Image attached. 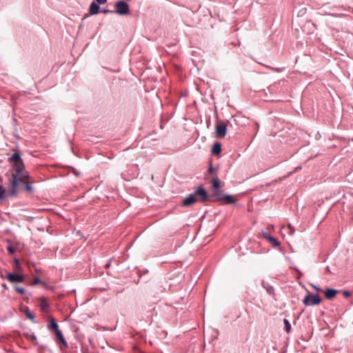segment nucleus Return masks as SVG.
<instances>
[{"mask_svg": "<svg viewBox=\"0 0 353 353\" xmlns=\"http://www.w3.org/2000/svg\"><path fill=\"white\" fill-rule=\"evenodd\" d=\"M212 187L213 190L214 201H221L225 204H234L236 200L231 195L224 193L220 190V181L218 178H214L212 181Z\"/></svg>", "mask_w": 353, "mask_h": 353, "instance_id": "obj_1", "label": "nucleus"}, {"mask_svg": "<svg viewBox=\"0 0 353 353\" xmlns=\"http://www.w3.org/2000/svg\"><path fill=\"white\" fill-rule=\"evenodd\" d=\"M208 199V194L205 188L199 187L196 191L190 194L183 201V206H190L196 202H205Z\"/></svg>", "mask_w": 353, "mask_h": 353, "instance_id": "obj_2", "label": "nucleus"}, {"mask_svg": "<svg viewBox=\"0 0 353 353\" xmlns=\"http://www.w3.org/2000/svg\"><path fill=\"white\" fill-rule=\"evenodd\" d=\"M15 166V174H12L11 177V184H12V190L10 192V194L12 196H14L17 194V188L18 186L19 181L26 180L28 177V175L23 174L22 170L23 168V161L21 163H18L17 164H14Z\"/></svg>", "mask_w": 353, "mask_h": 353, "instance_id": "obj_3", "label": "nucleus"}, {"mask_svg": "<svg viewBox=\"0 0 353 353\" xmlns=\"http://www.w3.org/2000/svg\"><path fill=\"white\" fill-rule=\"evenodd\" d=\"M115 10H114V13H117L119 15L125 16L130 13V6L129 4L123 0L118 1L114 4Z\"/></svg>", "mask_w": 353, "mask_h": 353, "instance_id": "obj_4", "label": "nucleus"}, {"mask_svg": "<svg viewBox=\"0 0 353 353\" xmlns=\"http://www.w3.org/2000/svg\"><path fill=\"white\" fill-rule=\"evenodd\" d=\"M303 302L305 305H315L321 302V299L318 294H313L305 296Z\"/></svg>", "mask_w": 353, "mask_h": 353, "instance_id": "obj_5", "label": "nucleus"}, {"mask_svg": "<svg viewBox=\"0 0 353 353\" xmlns=\"http://www.w3.org/2000/svg\"><path fill=\"white\" fill-rule=\"evenodd\" d=\"M227 131V125L223 121H219L215 128V132L216 133V136L219 138H223L226 134Z\"/></svg>", "mask_w": 353, "mask_h": 353, "instance_id": "obj_6", "label": "nucleus"}, {"mask_svg": "<svg viewBox=\"0 0 353 353\" xmlns=\"http://www.w3.org/2000/svg\"><path fill=\"white\" fill-rule=\"evenodd\" d=\"M6 279L12 283H22L24 281L23 276L17 273H8Z\"/></svg>", "mask_w": 353, "mask_h": 353, "instance_id": "obj_7", "label": "nucleus"}, {"mask_svg": "<svg viewBox=\"0 0 353 353\" xmlns=\"http://www.w3.org/2000/svg\"><path fill=\"white\" fill-rule=\"evenodd\" d=\"M261 234L263 238L268 240L274 248L280 246V242L274 237L270 236L267 232L263 230Z\"/></svg>", "mask_w": 353, "mask_h": 353, "instance_id": "obj_8", "label": "nucleus"}, {"mask_svg": "<svg viewBox=\"0 0 353 353\" xmlns=\"http://www.w3.org/2000/svg\"><path fill=\"white\" fill-rule=\"evenodd\" d=\"M100 12V5L93 1L89 6V13L90 15H96Z\"/></svg>", "mask_w": 353, "mask_h": 353, "instance_id": "obj_9", "label": "nucleus"}, {"mask_svg": "<svg viewBox=\"0 0 353 353\" xmlns=\"http://www.w3.org/2000/svg\"><path fill=\"white\" fill-rule=\"evenodd\" d=\"M337 292L338 291L332 288H327L324 291L325 296L328 300L334 299L336 296Z\"/></svg>", "mask_w": 353, "mask_h": 353, "instance_id": "obj_10", "label": "nucleus"}, {"mask_svg": "<svg viewBox=\"0 0 353 353\" xmlns=\"http://www.w3.org/2000/svg\"><path fill=\"white\" fill-rule=\"evenodd\" d=\"M261 285L263 288L265 289L268 294H269L270 295L274 294V289L273 286L265 283V282L264 281H261Z\"/></svg>", "mask_w": 353, "mask_h": 353, "instance_id": "obj_11", "label": "nucleus"}, {"mask_svg": "<svg viewBox=\"0 0 353 353\" xmlns=\"http://www.w3.org/2000/svg\"><path fill=\"white\" fill-rule=\"evenodd\" d=\"M48 328L50 330H53L54 333L57 332V330H59L58 323L53 318L50 319V324L48 325Z\"/></svg>", "mask_w": 353, "mask_h": 353, "instance_id": "obj_12", "label": "nucleus"}, {"mask_svg": "<svg viewBox=\"0 0 353 353\" xmlns=\"http://www.w3.org/2000/svg\"><path fill=\"white\" fill-rule=\"evenodd\" d=\"M40 301V307L42 311H46L49 307V304L47 300L44 297H41L39 299Z\"/></svg>", "mask_w": 353, "mask_h": 353, "instance_id": "obj_13", "label": "nucleus"}, {"mask_svg": "<svg viewBox=\"0 0 353 353\" xmlns=\"http://www.w3.org/2000/svg\"><path fill=\"white\" fill-rule=\"evenodd\" d=\"M221 152V145L219 143H215L212 148V153L219 154Z\"/></svg>", "mask_w": 353, "mask_h": 353, "instance_id": "obj_14", "label": "nucleus"}, {"mask_svg": "<svg viewBox=\"0 0 353 353\" xmlns=\"http://www.w3.org/2000/svg\"><path fill=\"white\" fill-rule=\"evenodd\" d=\"M11 159L14 164H17L18 163H21V161H22V159H21V157L19 153H14L12 155Z\"/></svg>", "mask_w": 353, "mask_h": 353, "instance_id": "obj_15", "label": "nucleus"}, {"mask_svg": "<svg viewBox=\"0 0 353 353\" xmlns=\"http://www.w3.org/2000/svg\"><path fill=\"white\" fill-rule=\"evenodd\" d=\"M283 323L285 324V328L286 332L288 333H289L291 330V325H290L289 321L288 319H285L283 320Z\"/></svg>", "mask_w": 353, "mask_h": 353, "instance_id": "obj_16", "label": "nucleus"}, {"mask_svg": "<svg viewBox=\"0 0 353 353\" xmlns=\"http://www.w3.org/2000/svg\"><path fill=\"white\" fill-rule=\"evenodd\" d=\"M25 313L29 319H30L32 322H34V316L29 311L28 308L26 310Z\"/></svg>", "mask_w": 353, "mask_h": 353, "instance_id": "obj_17", "label": "nucleus"}, {"mask_svg": "<svg viewBox=\"0 0 353 353\" xmlns=\"http://www.w3.org/2000/svg\"><path fill=\"white\" fill-rule=\"evenodd\" d=\"M80 46H72V48L71 49V54L74 57H78L79 55L77 54V49Z\"/></svg>", "mask_w": 353, "mask_h": 353, "instance_id": "obj_18", "label": "nucleus"}, {"mask_svg": "<svg viewBox=\"0 0 353 353\" xmlns=\"http://www.w3.org/2000/svg\"><path fill=\"white\" fill-rule=\"evenodd\" d=\"M25 183V189L26 191L31 192L32 191V187L30 183L25 182V180L23 181Z\"/></svg>", "mask_w": 353, "mask_h": 353, "instance_id": "obj_19", "label": "nucleus"}, {"mask_svg": "<svg viewBox=\"0 0 353 353\" xmlns=\"http://www.w3.org/2000/svg\"><path fill=\"white\" fill-rule=\"evenodd\" d=\"M28 339H30L32 342H34L35 344L37 343V336L33 333L29 335Z\"/></svg>", "mask_w": 353, "mask_h": 353, "instance_id": "obj_20", "label": "nucleus"}, {"mask_svg": "<svg viewBox=\"0 0 353 353\" xmlns=\"http://www.w3.org/2000/svg\"><path fill=\"white\" fill-rule=\"evenodd\" d=\"M5 189L2 185H0V200L3 199L5 197Z\"/></svg>", "mask_w": 353, "mask_h": 353, "instance_id": "obj_21", "label": "nucleus"}, {"mask_svg": "<svg viewBox=\"0 0 353 353\" xmlns=\"http://www.w3.org/2000/svg\"><path fill=\"white\" fill-rule=\"evenodd\" d=\"M14 290L21 294H23L25 293V289L22 287H15Z\"/></svg>", "mask_w": 353, "mask_h": 353, "instance_id": "obj_22", "label": "nucleus"}, {"mask_svg": "<svg viewBox=\"0 0 353 353\" xmlns=\"http://www.w3.org/2000/svg\"><path fill=\"white\" fill-rule=\"evenodd\" d=\"M62 345L65 347V348H68V343L67 341H65L64 336L63 338H61V339L59 340Z\"/></svg>", "mask_w": 353, "mask_h": 353, "instance_id": "obj_23", "label": "nucleus"}, {"mask_svg": "<svg viewBox=\"0 0 353 353\" xmlns=\"http://www.w3.org/2000/svg\"><path fill=\"white\" fill-rule=\"evenodd\" d=\"M62 345L65 347V348H68V343L67 341H65L64 336L63 338H61V339L59 340Z\"/></svg>", "mask_w": 353, "mask_h": 353, "instance_id": "obj_24", "label": "nucleus"}, {"mask_svg": "<svg viewBox=\"0 0 353 353\" xmlns=\"http://www.w3.org/2000/svg\"><path fill=\"white\" fill-rule=\"evenodd\" d=\"M33 285H37L39 283H43L39 277H36L33 279L32 283Z\"/></svg>", "mask_w": 353, "mask_h": 353, "instance_id": "obj_25", "label": "nucleus"}, {"mask_svg": "<svg viewBox=\"0 0 353 353\" xmlns=\"http://www.w3.org/2000/svg\"><path fill=\"white\" fill-rule=\"evenodd\" d=\"M54 334L57 336L58 340H59V339H61V338L63 337V335L62 332L60 330H57V332H56L54 333Z\"/></svg>", "mask_w": 353, "mask_h": 353, "instance_id": "obj_26", "label": "nucleus"}, {"mask_svg": "<svg viewBox=\"0 0 353 353\" xmlns=\"http://www.w3.org/2000/svg\"><path fill=\"white\" fill-rule=\"evenodd\" d=\"M103 14H110V13H114V10H110L107 8H103L101 10H100Z\"/></svg>", "mask_w": 353, "mask_h": 353, "instance_id": "obj_27", "label": "nucleus"}, {"mask_svg": "<svg viewBox=\"0 0 353 353\" xmlns=\"http://www.w3.org/2000/svg\"><path fill=\"white\" fill-rule=\"evenodd\" d=\"M7 250H8V252L9 253H10V254H14V253L15 252V249H14V247H12V246H8V247L7 248Z\"/></svg>", "mask_w": 353, "mask_h": 353, "instance_id": "obj_28", "label": "nucleus"}, {"mask_svg": "<svg viewBox=\"0 0 353 353\" xmlns=\"http://www.w3.org/2000/svg\"><path fill=\"white\" fill-rule=\"evenodd\" d=\"M95 2L99 3V5H103L107 3L108 0H94Z\"/></svg>", "mask_w": 353, "mask_h": 353, "instance_id": "obj_29", "label": "nucleus"}, {"mask_svg": "<svg viewBox=\"0 0 353 353\" xmlns=\"http://www.w3.org/2000/svg\"><path fill=\"white\" fill-rule=\"evenodd\" d=\"M14 263H15V265H16V268L19 269L21 268L20 262H19V260L18 259H14Z\"/></svg>", "mask_w": 353, "mask_h": 353, "instance_id": "obj_30", "label": "nucleus"}, {"mask_svg": "<svg viewBox=\"0 0 353 353\" xmlns=\"http://www.w3.org/2000/svg\"><path fill=\"white\" fill-rule=\"evenodd\" d=\"M343 294L345 297L347 298L350 296L351 293L349 291L345 290L343 292Z\"/></svg>", "mask_w": 353, "mask_h": 353, "instance_id": "obj_31", "label": "nucleus"}, {"mask_svg": "<svg viewBox=\"0 0 353 353\" xmlns=\"http://www.w3.org/2000/svg\"><path fill=\"white\" fill-rule=\"evenodd\" d=\"M312 286L316 291H322V290L319 287H318V286H316L315 285H312Z\"/></svg>", "mask_w": 353, "mask_h": 353, "instance_id": "obj_32", "label": "nucleus"}, {"mask_svg": "<svg viewBox=\"0 0 353 353\" xmlns=\"http://www.w3.org/2000/svg\"><path fill=\"white\" fill-rule=\"evenodd\" d=\"M209 172H212V166H210V168H209Z\"/></svg>", "mask_w": 353, "mask_h": 353, "instance_id": "obj_33", "label": "nucleus"}]
</instances>
